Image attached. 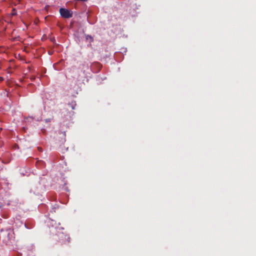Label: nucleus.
I'll return each instance as SVG.
<instances>
[{"instance_id": "obj_1", "label": "nucleus", "mask_w": 256, "mask_h": 256, "mask_svg": "<svg viewBox=\"0 0 256 256\" xmlns=\"http://www.w3.org/2000/svg\"><path fill=\"white\" fill-rule=\"evenodd\" d=\"M60 16L65 18H68L72 16V13L68 10L64 8L60 9Z\"/></svg>"}, {"instance_id": "obj_2", "label": "nucleus", "mask_w": 256, "mask_h": 256, "mask_svg": "<svg viewBox=\"0 0 256 256\" xmlns=\"http://www.w3.org/2000/svg\"><path fill=\"white\" fill-rule=\"evenodd\" d=\"M88 38H89L92 41H93V38L91 36H88L86 38L88 39Z\"/></svg>"}, {"instance_id": "obj_3", "label": "nucleus", "mask_w": 256, "mask_h": 256, "mask_svg": "<svg viewBox=\"0 0 256 256\" xmlns=\"http://www.w3.org/2000/svg\"><path fill=\"white\" fill-rule=\"evenodd\" d=\"M29 118H30L32 120H33V119H34V118H33L32 117V116L29 117ZM26 120H28V118H26Z\"/></svg>"}, {"instance_id": "obj_4", "label": "nucleus", "mask_w": 256, "mask_h": 256, "mask_svg": "<svg viewBox=\"0 0 256 256\" xmlns=\"http://www.w3.org/2000/svg\"><path fill=\"white\" fill-rule=\"evenodd\" d=\"M4 80V78L0 76V82H2Z\"/></svg>"}, {"instance_id": "obj_5", "label": "nucleus", "mask_w": 256, "mask_h": 256, "mask_svg": "<svg viewBox=\"0 0 256 256\" xmlns=\"http://www.w3.org/2000/svg\"><path fill=\"white\" fill-rule=\"evenodd\" d=\"M2 130V128H0V131Z\"/></svg>"}, {"instance_id": "obj_6", "label": "nucleus", "mask_w": 256, "mask_h": 256, "mask_svg": "<svg viewBox=\"0 0 256 256\" xmlns=\"http://www.w3.org/2000/svg\"><path fill=\"white\" fill-rule=\"evenodd\" d=\"M1 207H2V206H1V205H0V208H1Z\"/></svg>"}]
</instances>
